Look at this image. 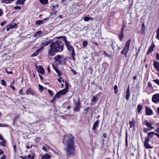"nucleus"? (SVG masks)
Listing matches in <instances>:
<instances>
[{"mask_svg":"<svg viewBox=\"0 0 159 159\" xmlns=\"http://www.w3.org/2000/svg\"><path fill=\"white\" fill-rule=\"evenodd\" d=\"M73 140V137L71 134L64 136L63 143L65 146V150L67 156L74 155L75 148Z\"/></svg>","mask_w":159,"mask_h":159,"instance_id":"1","label":"nucleus"},{"mask_svg":"<svg viewBox=\"0 0 159 159\" xmlns=\"http://www.w3.org/2000/svg\"><path fill=\"white\" fill-rule=\"evenodd\" d=\"M64 43L61 40L52 42L50 45V50H63Z\"/></svg>","mask_w":159,"mask_h":159,"instance_id":"2","label":"nucleus"},{"mask_svg":"<svg viewBox=\"0 0 159 159\" xmlns=\"http://www.w3.org/2000/svg\"><path fill=\"white\" fill-rule=\"evenodd\" d=\"M57 39H62L63 41L65 42V45L67 50H74L73 47L71 45L70 42L67 40L66 37L65 36H60L56 37Z\"/></svg>","mask_w":159,"mask_h":159,"instance_id":"3","label":"nucleus"},{"mask_svg":"<svg viewBox=\"0 0 159 159\" xmlns=\"http://www.w3.org/2000/svg\"><path fill=\"white\" fill-rule=\"evenodd\" d=\"M55 62L57 61L59 64H63L65 63L66 58H63V57L60 55H57L54 57Z\"/></svg>","mask_w":159,"mask_h":159,"instance_id":"4","label":"nucleus"},{"mask_svg":"<svg viewBox=\"0 0 159 159\" xmlns=\"http://www.w3.org/2000/svg\"><path fill=\"white\" fill-rule=\"evenodd\" d=\"M125 27V25L124 23L121 26V30L119 34V39L120 41H121L124 38V31Z\"/></svg>","mask_w":159,"mask_h":159,"instance_id":"5","label":"nucleus"},{"mask_svg":"<svg viewBox=\"0 0 159 159\" xmlns=\"http://www.w3.org/2000/svg\"><path fill=\"white\" fill-rule=\"evenodd\" d=\"M75 106V107L73 109L74 111H78L80 110V103L79 101H78L76 102H75V100L74 99L73 100Z\"/></svg>","mask_w":159,"mask_h":159,"instance_id":"6","label":"nucleus"},{"mask_svg":"<svg viewBox=\"0 0 159 159\" xmlns=\"http://www.w3.org/2000/svg\"><path fill=\"white\" fill-rule=\"evenodd\" d=\"M153 102L155 103L159 102V93H157L154 95L152 98Z\"/></svg>","mask_w":159,"mask_h":159,"instance_id":"7","label":"nucleus"},{"mask_svg":"<svg viewBox=\"0 0 159 159\" xmlns=\"http://www.w3.org/2000/svg\"><path fill=\"white\" fill-rule=\"evenodd\" d=\"M143 124L150 129H154V127L152 126V124L149 122L147 120H145L143 122Z\"/></svg>","mask_w":159,"mask_h":159,"instance_id":"8","label":"nucleus"},{"mask_svg":"<svg viewBox=\"0 0 159 159\" xmlns=\"http://www.w3.org/2000/svg\"><path fill=\"white\" fill-rule=\"evenodd\" d=\"M25 93L27 95H35L34 91L30 88H29L27 89Z\"/></svg>","mask_w":159,"mask_h":159,"instance_id":"9","label":"nucleus"},{"mask_svg":"<svg viewBox=\"0 0 159 159\" xmlns=\"http://www.w3.org/2000/svg\"><path fill=\"white\" fill-rule=\"evenodd\" d=\"M100 121L99 120H97L94 123L92 129L93 130H96L99 126Z\"/></svg>","mask_w":159,"mask_h":159,"instance_id":"10","label":"nucleus"},{"mask_svg":"<svg viewBox=\"0 0 159 159\" xmlns=\"http://www.w3.org/2000/svg\"><path fill=\"white\" fill-rule=\"evenodd\" d=\"M51 157V155L49 153H46L42 156L40 159H50Z\"/></svg>","mask_w":159,"mask_h":159,"instance_id":"11","label":"nucleus"},{"mask_svg":"<svg viewBox=\"0 0 159 159\" xmlns=\"http://www.w3.org/2000/svg\"><path fill=\"white\" fill-rule=\"evenodd\" d=\"M20 157L21 159H34V155L32 154L31 155L29 154L27 156H25L24 157L22 156Z\"/></svg>","mask_w":159,"mask_h":159,"instance_id":"12","label":"nucleus"},{"mask_svg":"<svg viewBox=\"0 0 159 159\" xmlns=\"http://www.w3.org/2000/svg\"><path fill=\"white\" fill-rule=\"evenodd\" d=\"M131 41V39H130L126 42L125 46L123 50H129Z\"/></svg>","mask_w":159,"mask_h":159,"instance_id":"13","label":"nucleus"},{"mask_svg":"<svg viewBox=\"0 0 159 159\" xmlns=\"http://www.w3.org/2000/svg\"><path fill=\"white\" fill-rule=\"evenodd\" d=\"M17 26V24L16 23H14L13 25H9L7 26V30L8 31L10 29H12L13 28L16 27Z\"/></svg>","mask_w":159,"mask_h":159,"instance_id":"14","label":"nucleus"},{"mask_svg":"<svg viewBox=\"0 0 159 159\" xmlns=\"http://www.w3.org/2000/svg\"><path fill=\"white\" fill-rule=\"evenodd\" d=\"M62 50H60L61 51ZM60 50H49V52L48 53V55L49 56H54L56 53L58 52H60Z\"/></svg>","mask_w":159,"mask_h":159,"instance_id":"15","label":"nucleus"},{"mask_svg":"<svg viewBox=\"0 0 159 159\" xmlns=\"http://www.w3.org/2000/svg\"><path fill=\"white\" fill-rule=\"evenodd\" d=\"M38 71L39 73L43 75L45 74V71L43 68L42 66H39V68L38 69Z\"/></svg>","mask_w":159,"mask_h":159,"instance_id":"16","label":"nucleus"},{"mask_svg":"<svg viewBox=\"0 0 159 159\" xmlns=\"http://www.w3.org/2000/svg\"><path fill=\"white\" fill-rule=\"evenodd\" d=\"M136 123V122L134 119H133L132 121H130L129 122V124L130 125L129 128H132L134 127Z\"/></svg>","mask_w":159,"mask_h":159,"instance_id":"17","label":"nucleus"},{"mask_svg":"<svg viewBox=\"0 0 159 159\" xmlns=\"http://www.w3.org/2000/svg\"><path fill=\"white\" fill-rule=\"evenodd\" d=\"M146 114L148 115H151L152 114L153 112L152 110L150 108H146Z\"/></svg>","mask_w":159,"mask_h":159,"instance_id":"18","label":"nucleus"},{"mask_svg":"<svg viewBox=\"0 0 159 159\" xmlns=\"http://www.w3.org/2000/svg\"><path fill=\"white\" fill-rule=\"evenodd\" d=\"M153 66L156 69L159 71V62L157 61H154L153 63Z\"/></svg>","mask_w":159,"mask_h":159,"instance_id":"19","label":"nucleus"},{"mask_svg":"<svg viewBox=\"0 0 159 159\" xmlns=\"http://www.w3.org/2000/svg\"><path fill=\"white\" fill-rule=\"evenodd\" d=\"M145 29V27L144 24L143 23L142 25V28L141 29L140 32L141 34H143L145 33L144 30Z\"/></svg>","mask_w":159,"mask_h":159,"instance_id":"20","label":"nucleus"},{"mask_svg":"<svg viewBox=\"0 0 159 159\" xmlns=\"http://www.w3.org/2000/svg\"><path fill=\"white\" fill-rule=\"evenodd\" d=\"M156 134H157V133L153 132H151L148 133L147 134L148 135V136L151 139L152 137H153L154 135H156Z\"/></svg>","mask_w":159,"mask_h":159,"instance_id":"21","label":"nucleus"},{"mask_svg":"<svg viewBox=\"0 0 159 159\" xmlns=\"http://www.w3.org/2000/svg\"><path fill=\"white\" fill-rule=\"evenodd\" d=\"M42 34V32L41 30L39 31L34 34V36L35 37L39 36H41Z\"/></svg>","mask_w":159,"mask_h":159,"instance_id":"22","label":"nucleus"},{"mask_svg":"<svg viewBox=\"0 0 159 159\" xmlns=\"http://www.w3.org/2000/svg\"><path fill=\"white\" fill-rule=\"evenodd\" d=\"M26 0H17L16 2V4H23Z\"/></svg>","mask_w":159,"mask_h":159,"instance_id":"23","label":"nucleus"},{"mask_svg":"<svg viewBox=\"0 0 159 159\" xmlns=\"http://www.w3.org/2000/svg\"><path fill=\"white\" fill-rule=\"evenodd\" d=\"M15 0H2L3 2L6 4H8L12 3Z\"/></svg>","mask_w":159,"mask_h":159,"instance_id":"24","label":"nucleus"},{"mask_svg":"<svg viewBox=\"0 0 159 159\" xmlns=\"http://www.w3.org/2000/svg\"><path fill=\"white\" fill-rule=\"evenodd\" d=\"M40 2L42 4L46 5L48 3V0H39Z\"/></svg>","mask_w":159,"mask_h":159,"instance_id":"25","label":"nucleus"},{"mask_svg":"<svg viewBox=\"0 0 159 159\" xmlns=\"http://www.w3.org/2000/svg\"><path fill=\"white\" fill-rule=\"evenodd\" d=\"M84 20L85 21H87L90 20H93V18H91L90 17L85 16L84 17Z\"/></svg>","mask_w":159,"mask_h":159,"instance_id":"26","label":"nucleus"},{"mask_svg":"<svg viewBox=\"0 0 159 159\" xmlns=\"http://www.w3.org/2000/svg\"><path fill=\"white\" fill-rule=\"evenodd\" d=\"M58 92L61 95L65 94L67 92L66 90L64 89L59 91Z\"/></svg>","mask_w":159,"mask_h":159,"instance_id":"27","label":"nucleus"},{"mask_svg":"<svg viewBox=\"0 0 159 159\" xmlns=\"http://www.w3.org/2000/svg\"><path fill=\"white\" fill-rule=\"evenodd\" d=\"M52 13L53 14L55 15L57 13V11L55 9V7L54 6H52Z\"/></svg>","mask_w":159,"mask_h":159,"instance_id":"28","label":"nucleus"},{"mask_svg":"<svg viewBox=\"0 0 159 159\" xmlns=\"http://www.w3.org/2000/svg\"><path fill=\"white\" fill-rule=\"evenodd\" d=\"M144 146L147 149L152 148V147L148 143H144Z\"/></svg>","mask_w":159,"mask_h":159,"instance_id":"29","label":"nucleus"},{"mask_svg":"<svg viewBox=\"0 0 159 159\" xmlns=\"http://www.w3.org/2000/svg\"><path fill=\"white\" fill-rule=\"evenodd\" d=\"M43 23V20H39L36 21L35 24L36 25H40Z\"/></svg>","mask_w":159,"mask_h":159,"instance_id":"30","label":"nucleus"},{"mask_svg":"<svg viewBox=\"0 0 159 159\" xmlns=\"http://www.w3.org/2000/svg\"><path fill=\"white\" fill-rule=\"evenodd\" d=\"M152 129H150V128H144L143 131L144 133H145L148 132V131L151 130Z\"/></svg>","mask_w":159,"mask_h":159,"instance_id":"31","label":"nucleus"},{"mask_svg":"<svg viewBox=\"0 0 159 159\" xmlns=\"http://www.w3.org/2000/svg\"><path fill=\"white\" fill-rule=\"evenodd\" d=\"M88 42L86 41H84L83 42L82 46L83 48H85L87 47L88 45Z\"/></svg>","mask_w":159,"mask_h":159,"instance_id":"32","label":"nucleus"},{"mask_svg":"<svg viewBox=\"0 0 159 159\" xmlns=\"http://www.w3.org/2000/svg\"><path fill=\"white\" fill-rule=\"evenodd\" d=\"M39 50H37L35 52H34L32 54L31 56L33 57L37 56L39 52Z\"/></svg>","mask_w":159,"mask_h":159,"instance_id":"33","label":"nucleus"},{"mask_svg":"<svg viewBox=\"0 0 159 159\" xmlns=\"http://www.w3.org/2000/svg\"><path fill=\"white\" fill-rule=\"evenodd\" d=\"M137 109L138 112L140 113L142 109V106L140 105H139L137 106Z\"/></svg>","mask_w":159,"mask_h":159,"instance_id":"34","label":"nucleus"},{"mask_svg":"<svg viewBox=\"0 0 159 159\" xmlns=\"http://www.w3.org/2000/svg\"><path fill=\"white\" fill-rule=\"evenodd\" d=\"M130 97V92H126L125 98L127 100H129Z\"/></svg>","mask_w":159,"mask_h":159,"instance_id":"35","label":"nucleus"},{"mask_svg":"<svg viewBox=\"0 0 159 159\" xmlns=\"http://www.w3.org/2000/svg\"><path fill=\"white\" fill-rule=\"evenodd\" d=\"M114 93L116 94H117L118 92V90H117V85H116L114 86Z\"/></svg>","mask_w":159,"mask_h":159,"instance_id":"36","label":"nucleus"},{"mask_svg":"<svg viewBox=\"0 0 159 159\" xmlns=\"http://www.w3.org/2000/svg\"><path fill=\"white\" fill-rule=\"evenodd\" d=\"M49 147H46L43 146L42 148V149L45 152H48L49 150Z\"/></svg>","mask_w":159,"mask_h":159,"instance_id":"37","label":"nucleus"},{"mask_svg":"<svg viewBox=\"0 0 159 159\" xmlns=\"http://www.w3.org/2000/svg\"><path fill=\"white\" fill-rule=\"evenodd\" d=\"M155 46L154 43H153L152 45L149 47L148 50H153Z\"/></svg>","mask_w":159,"mask_h":159,"instance_id":"38","label":"nucleus"},{"mask_svg":"<svg viewBox=\"0 0 159 159\" xmlns=\"http://www.w3.org/2000/svg\"><path fill=\"white\" fill-rule=\"evenodd\" d=\"M128 51L127 50H122L121 53L122 54H124L125 57H126Z\"/></svg>","mask_w":159,"mask_h":159,"instance_id":"39","label":"nucleus"},{"mask_svg":"<svg viewBox=\"0 0 159 159\" xmlns=\"http://www.w3.org/2000/svg\"><path fill=\"white\" fill-rule=\"evenodd\" d=\"M1 84L3 85H4V86H6V84H7L6 83L5 81L3 80H1Z\"/></svg>","mask_w":159,"mask_h":159,"instance_id":"40","label":"nucleus"},{"mask_svg":"<svg viewBox=\"0 0 159 159\" xmlns=\"http://www.w3.org/2000/svg\"><path fill=\"white\" fill-rule=\"evenodd\" d=\"M157 34L156 38L159 40V27L157 30Z\"/></svg>","mask_w":159,"mask_h":159,"instance_id":"41","label":"nucleus"},{"mask_svg":"<svg viewBox=\"0 0 159 159\" xmlns=\"http://www.w3.org/2000/svg\"><path fill=\"white\" fill-rule=\"evenodd\" d=\"M39 90L40 92H41L43 90L44 88H43V86H41L40 84H39Z\"/></svg>","mask_w":159,"mask_h":159,"instance_id":"42","label":"nucleus"},{"mask_svg":"<svg viewBox=\"0 0 159 159\" xmlns=\"http://www.w3.org/2000/svg\"><path fill=\"white\" fill-rule=\"evenodd\" d=\"M65 89H64L66 90V91L67 92V91L69 89L68 86V83H67L66 82H65Z\"/></svg>","mask_w":159,"mask_h":159,"instance_id":"43","label":"nucleus"},{"mask_svg":"<svg viewBox=\"0 0 159 159\" xmlns=\"http://www.w3.org/2000/svg\"><path fill=\"white\" fill-rule=\"evenodd\" d=\"M61 95L60 94V93L59 92H58L56 93V94L55 95V97H56L57 98H60V97Z\"/></svg>","mask_w":159,"mask_h":159,"instance_id":"44","label":"nucleus"},{"mask_svg":"<svg viewBox=\"0 0 159 159\" xmlns=\"http://www.w3.org/2000/svg\"><path fill=\"white\" fill-rule=\"evenodd\" d=\"M2 141L0 142V145H1L3 146H5V145L6 141L4 139L3 140H2Z\"/></svg>","mask_w":159,"mask_h":159,"instance_id":"45","label":"nucleus"},{"mask_svg":"<svg viewBox=\"0 0 159 159\" xmlns=\"http://www.w3.org/2000/svg\"><path fill=\"white\" fill-rule=\"evenodd\" d=\"M150 138H149L148 136L147 138H145V141L144 143H148L149 141V140L150 139Z\"/></svg>","mask_w":159,"mask_h":159,"instance_id":"46","label":"nucleus"},{"mask_svg":"<svg viewBox=\"0 0 159 159\" xmlns=\"http://www.w3.org/2000/svg\"><path fill=\"white\" fill-rule=\"evenodd\" d=\"M92 42L93 43V44L94 45H95L97 47H98V43L97 42V41H92Z\"/></svg>","mask_w":159,"mask_h":159,"instance_id":"47","label":"nucleus"},{"mask_svg":"<svg viewBox=\"0 0 159 159\" xmlns=\"http://www.w3.org/2000/svg\"><path fill=\"white\" fill-rule=\"evenodd\" d=\"M153 81L159 86V80H153Z\"/></svg>","mask_w":159,"mask_h":159,"instance_id":"48","label":"nucleus"},{"mask_svg":"<svg viewBox=\"0 0 159 159\" xmlns=\"http://www.w3.org/2000/svg\"><path fill=\"white\" fill-rule=\"evenodd\" d=\"M50 43V42L49 41L48 42H45L44 43H42L43 44V46H45L48 45Z\"/></svg>","mask_w":159,"mask_h":159,"instance_id":"49","label":"nucleus"},{"mask_svg":"<svg viewBox=\"0 0 159 159\" xmlns=\"http://www.w3.org/2000/svg\"><path fill=\"white\" fill-rule=\"evenodd\" d=\"M8 125L7 124L0 123V127H6L8 126Z\"/></svg>","mask_w":159,"mask_h":159,"instance_id":"50","label":"nucleus"},{"mask_svg":"<svg viewBox=\"0 0 159 159\" xmlns=\"http://www.w3.org/2000/svg\"><path fill=\"white\" fill-rule=\"evenodd\" d=\"M59 76H60L61 74V72L60 71L59 69L56 71Z\"/></svg>","mask_w":159,"mask_h":159,"instance_id":"51","label":"nucleus"},{"mask_svg":"<svg viewBox=\"0 0 159 159\" xmlns=\"http://www.w3.org/2000/svg\"><path fill=\"white\" fill-rule=\"evenodd\" d=\"M97 97L94 96L93 97L92 101L94 102L97 100Z\"/></svg>","mask_w":159,"mask_h":159,"instance_id":"52","label":"nucleus"},{"mask_svg":"<svg viewBox=\"0 0 159 159\" xmlns=\"http://www.w3.org/2000/svg\"><path fill=\"white\" fill-rule=\"evenodd\" d=\"M48 92L49 93V94L51 96H53V93H52V91H51V90H50L49 89H48Z\"/></svg>","mask_w":159,"mask_h":159,"instance_id":"53","label":"nucleus"},{"mask_svg":"<svg viewBox=\"0 0 159 159\" xmlns=\"http://www.w3.org/2000/svg\"><path fill=\"white\" fill-rule=\"evenodd\" d=\"M52 67L53 69L55 70V71H56V70L59 69L58 67L55 66L53 65H52Z\"/></svg>","mask_w":159,"mask_h":159,"instance_id":"54","label":"nucleus"},{"mask_svg":"<svg viewBox=\"0 0 159 159\" xmlns=\"http://www.w3.org/2000/svg\"><path fill=\"white\" fill-rule=\"evenodd\" d=\"M148 87H150L151 88H152V84L150 82H149L148 83Z\"/></svg>","mask_w":159,"mask_h":159,"instance_id":"55","label":"nucleus"},{"mask_svg":"<svg viewBox=\"0 0 159 159\" xmlns=\"http://www.w3.org/2000/svg\"><path fill=\"white\" fill-rule=\"evenodd\" d=\"M71 70L73 74L74 75H76L77 73L75 70L73 69H71Z\"/></svg>","mask_w":159,"mask_h":159,"instance_id":"56","label":"nucleus"},{"mask_svg":"<svg viewBox=\"0 0 159 159\" xmlns=\"http://www.w3.org/2000/svg\"><path fill=\"white\" fill-rule=\"evenodd\" d=\"M71 56H72V57H75V52H74V50H72Z\"/></svg>","mask_w":159,"mask_h":159,"instance_id":"57","label":"nucleus"},{"mask_svg":"<svg viewBox=\"0 0 159 159\" xmlns=\"http://www.w3.org/2000/svg\"><path fill=\"white\" fill-rule=\"evenodd\" d=\"M56 98H57L55 97V96L51 100V102H53L54 101H56Z\"/></svg>","mask_w":159,"mask_h":159,"instance_id":"58","label":"nucleus"},{"mask_svg":"<svg viewBox=\"0 0 159 159\" xmlns=\"http://www.w3.org/2000/svg\"><path fill=\"white\" fill-rule=\"evenodd\" d=\"M15 9H21V7H20L18 6H16L14 7Z\"/></svg>","mask_w":159,"mask_h":159,"instance_id":"59","label":"nucleus"},{"mask_svg":"<svg viewBox=\"0 0 159 159\" xmlns=\"http://www.w3.org/2000/svg\"><path fill=\"white\" fill-rule=\"evenodd\" d=\"M41 47L40 48L38 49V50H42L43 48L44 47V46H43V43L41 44Z\"/></svg>","mask_w":159,"mask_h":159,"instance_id":"60","label":"nucleus"},{"mask_svg":"<svg viewBox=\"0 0 159 159\" xmlns=\"http://www.w3.org/2000/svg\"><path fill=\"white\" fill-rule=\"evenodd\" d=\"M23 91V89H21L20 90H19V93L21 95H22L23 94V93L22 92Z\"/></svg>","mask_w":159,"mask_h":159,"instance_id":"61","label":"nucleus"},{"mask_svg":"<svg viewBox=\"0 0 159 159\" xmlns=\"http://www.w3.org/2000/svg\"><path fill=\"white\" fill-rule=\"evenodd\" d=\"M6 23V21H3V22H2L1 24V26H4Z\"/></svg>","mask_w":159,"mask_h":159,"instance_id":"62","label":"nucleus"},{"mask_svg":"<svg viewBox=\"0 0 159 159\" xmlns=\"http://www.w3.org/2000/svg\"><path fill=\"white\" fill-rule=\"evenodd\" d=\"M3 14V11L1 9H0V16H1Z\"/></svg>","mask_w":159,"mask_h":159,"instance_id":"63","label":"nucleus"},{"mask_svg":"<svg viewBox=\"0 0 159 159\" xmlns=\"http://www.w3.org/2000/svg\"><path fill=\"white\" fill-rule=\"evenodd\" d=\"M156 57L157 59L158 60H159V54H158V53H157L156 55Z\"/></svg>","mask_w":159,"mask_h":159,"instance_id":"64","label":"nucleus"}]
</instances>
